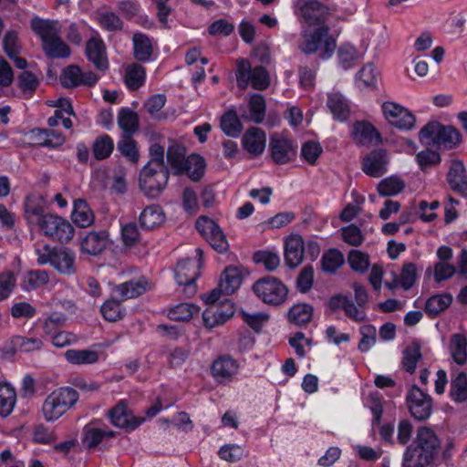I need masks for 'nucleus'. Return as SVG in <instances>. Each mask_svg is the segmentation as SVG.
Listing matches in <instances>:
<instances>
[{
  "label": "nucleus",
  "mask_w": 467,
  "mask_h": 467,
  "mask_svg": "<svg viewBox=\"0 0 467 467\" xmlns=\"http://www.w3.org/2000/svg\"><path fill=\"white\" fill-rule=\"evenodd\" d=\"M294 13L301 23L308 26H322L321 29H328V26H335L334 13L318 0H296L294 4Z\"/></svg>",
  "instance_id": "f257e3e1"
},
{
  "label": "nucleus",
  "mask_w": 467,
  "mask_h": 467,
  "mask_svg": "<svg viewBox=\"0 0 467 467\" xmlns=\"http://www.w3.org/2000/svg\"><path fill=\"white\" fill-rule=\"evenodd\" d=\"M78 392L69 387L59 388L47 396L42 405V414L47 421H55L74 407Z\"/></svg>",
  "instance_id": "f03ea898"
},
{
  "label": "nucleus",
  "mask_w": 467,
  "mask_h": 467,
  "mask_svg": "<svg viewBox=\"0 0 467 467\" xmlns=\"http://www.w3.org/2000/svg\"><path fill=\"white\" fill-rule=\"evenodd\" d=\"M421 143L428 146H438L452 149L461 142V133L451 126H443L437 121H431L419 132Z\"/></svg>",
  "instance_id": "7ed1b4c3"
},
{
  "label": "nucleus",
  "mask_w": 467,
  "mask_h": 467,
  "mask_svg": "<svg viewBox=\"0 0 467 467\" xmlns=\"http://www.w3.org/2000/svg\"><path fill=\"white\" fill-rule=\"evenodd\" d=\"M235 78L241 89H245L249 84L257 90H265L270 86V76L266 68L263 66L252 67L245 58L236 60Z\"/></svg>",
  "instance_id": "20e7f679"
},
{
  "label": "nucleus",
  "mask_w": 467,
  "mask_h": 467,
  "mask_svg": "<svg viewBox=\"0 0 467 467\" xmlns=\"http://www.w3.org/2000/svg\"><path fill=\"white\" fill-rule=\"evenodd\" d=\"M253 291L265 304L280 306L287 298L288 288L278 278L265 276L253 285Z\"/></svg>",
  "instance_id": "39448f33"
},
{
  "label": "nucleus",
  "mask_w": 467,
  "mask_h": 467,
  "mask_svg": "<svg viewBox=\"0 0 467 467\" xmlns=\"http://www.w3.org/2000/svg\"><path fill=\"white\" fill-rule=\"evenodd\" d=\"M195 252L200 256L199 262L189 258L183 259L177 264L174 270L177 284L184 286L183 292L187 297H192L197 291L195 281L200 275L202 251L197 248Z\"/></svg>",
  "instance_id": "423d86ee"
},
{
  "label": "nucleus",
  "mask_w": 467,
  "mask_h": 467,
  "mask_svg": "<svg viewBox=\"0 0 467 467\" xmlns=\"http://www.w3.org/2000/svg\"><path fill=\"white\" fill-rule=\"evenodd\" d=\"M37 227L45 236L60 243H68L75 232L67 220L52 213L47 214Z\"/></svg>",
  "instance_id": "0eeeda50"
},
{
  "label": "nucleus",
  "mask_w": 467,
  "mask_h": 467,
  "mask_svg": "<svg viewBox=\"0 0 467 467\" xmlns=\"http://www.w3.org/2000/svg\"><path fill=\"white\" fill-rule=\"evenodd\" d=\"M337 47L334 36L328 35V31H312L305 34L300 44V48L306 54L320 51L322 58L329 57Z\"/></svg>",
  "instance_id": "6e6552de"
},
{
  "label": "nucleus",
  "mask_w": 467,
  "mask_h": 467,
  "mask_svg": "<svg viewBox=\"0 0 467 467\" xmlns=\"http://www.w3.org/2000/svg\"><path fill=\"white\" fill-rule=\"evenodd\" d=\"M406 403L411 416L420 421L426 420L432 412L431 397L423 392L417 385H412L406 396Z\"/></svg>",
  "instance_id": "1a4fd4ad"
},
{
  "label": "nucleus",
  "mask_w": 467,
  "mask_h": 467,
  "mask_svg": "<svg viewBox=\"0 0 467 467\" xmlns=\"http://www.w3.org/2000/svg\"><path fill=\"white\" fill-rule=\"evenodd\" d=\"M169 171L143 167L140 172V188L149 197L156 198L168 183Z\"/></svg>",
  "instance_id": "9d476101"
},
{
  "label": "nucleus",
  "mask_w": 467,
  "mask_h": 467,
  "mask_svg": "<svg viewBox=\"0 0 467 467\" xmlns=\"http://www.w3.org/2000/svg\"><path fill=\"white\" fill-rule=\"evenodd\" d=\"M195 226L215 251L221 254L228 251V241L221 227L213 220L201 216L196 221Z\"/></svg>",
  "instance_id": "9b49d317"
},
{
  "label": "nucleus",
  "mask_w": 467,
  "mask_h": 467,
  "mask_svg": "<svg viewBox=\"0 0 467 467\" xmlns=\"http://www.w3.org/2000/svg\"><path fill=\"white\" fill-rule=\"evenodd\" d=\"M269 151L272 161L277 165L286 164L296 156V147L292 140L276 133L270 138Z\"/></svg>",
  "instance_id": "f8f14e48"
},
{
  "label": "nucleus",
  "mask_w": 467,
  "mask_h": 467,
  "mask_svg": "<svg viewBox=\"0 0 467 467\" xmlns=\"http://www.w3.org/2000/svg\"><path fill=\"white\" fill-rule=\"evenodd\" d=\"M382 110L386 119L399 129L410 130L415 123L414 115L399 104L385 102Z\"/></svg>",
  "instance_id": "ddd939ff"
},
{
  "label": "nucleus",
  "mask_w": 467,
  "mask_h": 467,
  "mask_svg": "<svg viewBox=\"0 0 467 467\" xmlns=\"http://www.w3.org/2000/svg\"><path fill=\"white\" fill-rule=\"evenodd\" d=\"M389 161V158L386 150H373L363 158L362 171L370 177H381L387 171Z\"/></svg>",
  "instance_id": "4468645a"
},
{
  "label": "nucleus",
  "mask_w": 467,
  "mask_h": 467,
  "mask_svg": "<svg viewBox=\"0 0 467 467\" xmlns=\"http://www.w3.org/2000/svg\"><path fill=\"white\" fill-rule=\"evenodd\" d=\"M108 414L112 425L128 431L135 430L145 420L143 417L133 416L123 401L109 410Z\"/></svg>",
  "instance_id": "2eb2a0df"
},
{
  "label": "nucleus",
  "mask_w": 467,
  "mask_h": 467,
  "mask_svg": "<svg viewBox=\"0 0 467 467\" xmlns=\"http://www.w3.org/2000/svg\"><path fill=\"white\" fill-rule=\"evenodd\" d=\"M351 137L358 146H369L382 141L380 133L367 120L356 121L353 124Z\"/></svg>",
  "instance_id": "dca6fc26"
},
{
  "label": "nucleus",
  "mask_w": 467,
  "mask_h": 467,
  "mask_svg": "<svg viewBox=\"0 0 467 467\" xmlns=\"http://www.w3.org/2000/svg\"><path fill=\"white\" fill-rule=\"evenodd\" d=\"M46 55L51 58L67 57L69 47L56 35V31H37Z\"/></svg>",
  "instance_id": "f3484780"
},
{
  "label": "nucleus",
  "mask_w": 467,
  "mask_h": 467,
  "mask_svg": "<svg viewBox=\"0 0 467 467\" xmlns=\"http://www.w3.org/2000/svg\"><path fill=\"white\" fill-rule=\"evenodd\" d=\"M234 314V304L230 300L222 302L221 305L211 306L202 313L204 325L213 327L223 324Z\"/></svg>",
  "instance_id": "a211bd4d"
},
{
  "label": "nucleus",
  "mask_w": 467,
  "mask_h": 467,
  "mask_svg": "<svg viewBox=\"0 0 467 467\" xmlns=\"http://www.w3.org/2000/svg\"><path fill=\"white\" fill-rule=\"evenodd\" d=\"M446 181L453 192L462 196H467V171L462 161H451Z\"/></svg>",
  "instance_id": "6ab92c4d"
},
{
  "label": "nucleus",
  "mask_w": 467,
  "mask_h": 467,
  "mask_svg": "<svg viewBox=\"0 0 467 467\" xmlns=\"http://www.w3.org/2000/svg\"><path fill=\"white\" fill-rule=\"evenodd\" d=\"M86 56L97 70L105 72L109 68V59L103 41L98 37H91L86 45Z\"/></svg>",
  "instance_id": "aec40b11"
},
{
  "label": "nucleus",
  "mask_w": 467,
  "mask_h": 467,
  "mask_svg": "<svg viewBox=\"0 0 467 467\" xmlns=\"http://www.w3.org/2000/svg\"><path fill=\"white\" fill-rule=\"evenodd\" d=\"M239 365L231 356L219 357L213 362L211 372L213 377L220 383L232 380L237 373Z\"/></svg>",
  "instance_id": "412c9836"
},
{
  "label": "nucleus",
  "mask_w": 467,
  "mask_h": 467,
  "mask_svg": "<svg viewBox=\"0 0 467 467\" xmlns=\"http://www.w3.org/2000/svg\"><path fill=\"white\" fill-rule=\"evenodd\" d=\"M305 242L302 236L291 234L285 244V263L291 268H296L304 259Z\"/></svg>",
  "instance_id": "4be33fe9"
},
{
  "label": "nucleus",
  "mask_w": 467,
  "mask_h": 467,
  "mask_svg": "<svg viewBox=\"0 0 467 467\" xmlns=\"http://www.w3.org/2000/svg\"><path fill=\"white\" fill-rule=\"evenodd\" d=\"M419 449H422L435 458L441 450V441L435 431L427 426L419 427L416 431V437L412 441Z\"/></svg>",
  "instance_id": "5701e85b"
},
{
  "label": "nucleus",
  "mask_w": 467,
  "mask_h": 467,
  "mask_svg": "<svg viewBox=\"0 0 467 467\" xmlns=\"http://www.w3.org/2000/svg\"><path fill=\"white\" fill-rule=\"evenodd\" d=\"M52 266L61 275H74L77 272L75 253L67 247H55Z\"/></svg>",
  "instance_id": "b1692460"
},
{
  "label": "nucleus",
  "mask_w": 467,
  "mask_h": 467,
  "mask_svg": "<svg viewBox=\"0 0 467 467\" xmlns=\"http://www.w3.org/2000/svg\"><path fill=\"white\" fill-rule=\"evenodd\" d=\"M328 306L332 311L339 309L344 310L345 315L356 322H362L367 317L363 308L356 306L352 300L343 295L332 296L328 302Z\"/></svg>",
  "instance_id": "393cba45"
},
{
  "label": "nucleus",
  "mask_w": 467,
  "mask_h": 467,
  "mask_svg": "<svg viewBox=\"0 0 467 467\" xmlns=\"http://www.w3.org/2000/svg\"><path fill=\"white\" fill-rule=\"evenodd\" d=\"M109 234L106 231H92L80 243V251L88 255H98L106 248Z\"/></svg>",
  "instance_id": "a878e982"
},
{
  "label": "nucleus",
  "mask_w": 467,
  "mask_h": 467,
  "mask_svg": "<svg viewBox=\"0 0 467 467\" xmlns=\"http://www.w3.org/2000/svg\"><path fill=\"white\" fill-rule=\"evenodd\" d=\"M435 459L431 453L422 451L411 443L404 451L402 467H427L431 465Z\"/></svg>",
  "instance_id": "bb28decb"
},
{
  "label": "nucleus",
  "mask_w": 467,
  "mask_h": 467,
  "mask_svg": "<svg viewBox=\"0 0 467 467\" xmlns=\"http://www.w3.org/2000/svg\"><path fill=\"white\" fill-rule=\"evenodd\" d=\"M44 199L38 195H28L25 200L24 213L28 223L38 226L47 213L44 209Z\"/></svg>",
  "instance_id": "cd10ccee"
},
{
  "label": "nucleus",
  "mask_w": 467,
  "mask_h": 467,
  "mask_svg": "<svg viewBox=\"0 0 467 467\" xmlns=\"http://www.w3.org/2000/svg\"><path fill=\"white\" fill-rule=\"evenodd\" d=\"M265 133L258 128L249 129L243 137V146L250 154L260 155L265 147Z\"/></svg>",
  "instance_id": "c85d7f7f"
},
{
  "label": "nucleus",
  "mask_w": 467,
  "mask_h": 467,
  "mask_svg": "<svg viewBox=\"0 0 467 467\" xmlns=\"http://www.w3.org/2000/svg\"><path fill=\"white\" fill-rule=\"evenodd\" d=\"M140 224L144 230H154L165 221V213L158 204L147 206L140 215Z\"/></svg>",
  "instance_id": "c756f323"
},
{
  "label": "nucleus",
  "mask_w": 467,
  "mask_h": 467,
  "mask_svg": "<svg viewBox=\"0 0 467 467\" xmlns=\"http://www.w3.org/2000/svg\"><path fill=\"white\" fill-rule=\"evenodd\" d=\"M149 283L144 278L130 280L122 283L115 287L122 300L137 297L144 294L148 289Z\"/></svg>",
  "instance_id": "7c9ffc66"
},
{
  "label": "nucleus",
  "mask_w": 467,
  "mask_h": 467,
  "mask_svg": "<svg viewBox=\"0 0 467 467\" xmlns=\"http://www.w3.org/2000/svg\"><path fill=\"white\" fill-rule=\"evenodd\" d=\"M242 280L241 270L236 266H228L221 275V289H223V294L231 295L239 288Z\"/></svg>",
  "instance_id": "2f4dec72"
},
{
  "label": "nucleus",
  "mask_w": 467,
  "mask_h": 467,
  "mask_svg": "<svg viewBox=\"0 0 467 467\" xmlns=\"http://www.w3.org/2000/svg\"><path fill=\"white\" fill-rule=\"evenodd\" d=\"M66 360L72 365H91L99 359V353L92 349H68L64 354Z\"/></svg>",
  "instance_id": "473e14b6"
},
{
  "label": "nucleus",
  "mask_w": 467,
  "mask_h": 467,
  "mask_svg": "<svg viewBox=\"0 0 467 467\" xmlns=\"http://www.w3.org/2000/svg\"><path fill=\"white\" fill-rule=\"evenodd\" d=\"M167 161L171 169L174 170V174L183 173L187 161L186 148L178 143L171 145L167 150Z\"/></svg>",
  "instance_id": "72a5a7b5"
},
{
  "label": "nucleus",
  "mask_w": 467,
  "mask_h": 467,
  "mask_svg": "<svg viewBox=\"0 0 467 467\" xmlns=\"http://www.w3.org/2000/svg\"><path fill=\"white\" fill-rule=\"evenodd\" d=\"M451 356L458 365L467 362V338L464 335L456 333L451 335L449 344Z\"/></svg>",
  "instance_id": "f704fd0d"
},
{
  "label": "nucleus",
  "mask_w": 467,
  "mask_h": 467,
  "mask_svg": "<svg viewBox=\"0 0 467 467\" xmlns=\"http://www.w3.org/2000/svg\"><path fill=\"white\" fill-rule=\"evenodd\" d=\"M132 40L134 57L138 61L149 60L153 52L152 40L142 33L134 34Z\"/></svg>",
  "instance_id": "c9c22d12"
},
{
  "label": "nucleus",
  "mask_w": 467,
  "mask_h": 467,
  "mask_svg": "<svg viewBox=\"0 0 467 467\" xmlns=\"http://www.w3.org/2000/svg\"><path fill=\"white\" fill-rule=\"evenodd\" d=\"M115 434L116 432L113 431H103L88 424L83 429L82 443L88 449H93L96 448L105 438H113L115 437Z\"/></svg>",
  "instance_id": "e433bc0d"
},
{
  "label": "nucleus",
  "mask_w": 467,
  "mask_h": 467,
  "mask_svg": "<svg viewBox=\"0 0 467 467\" xmlns=\"http://www.w3.org/2000/svg\"><path fill=\"white\" fill-rule=\"evenodd\" d=\"M72 220L82 228L89 226L94 222L93 212L85 200L78 199L74 202Z\"/></svg>",
  "instance_id": "4c0bfd02"
},
{
  "label": "nucleus",
  "mask_w": 467,
  "mask_h": 467,
  "mask_svg": "<svg viewBox=\"0 0 467 467\" xmlns=\"http://www.w3.org/2000/svg\"><path fill=\"white\" fill-rule=\"evenodd\" d=\"M327 107L334 118L337 120H346L350 114L348 100L339 93H333L328 96Z\"/></svg>",
  "instance_id": "58836bf2"
},
{
  "label": "nucleus",
  "mask_w": 467,
  "mask_h": 467,
  "mask_svg": "<svg viewBox=\"0 0 467 467\" xmlns=\"http://www.w3.org/2000/svg\"><path fill=\"white\" fill-rule=\"evenodd\" d=\"M452 296L449 293L431 296L425 304V312L431 317H437L445 311L451 304Z\"/></svg>",
  "instance_id": "ea45409f"
},
{
  "label": "nucleus",
  "mask_w": 467,
  "mask_h": 467,
  "mask_svg": "<svg viewBox=\"0 0 467 467\" xmlns=\"http://www.w3.org/2000/svg\"><path fill=\"white\" fill-rule=\"evenodd\" d=\"M145 76V68L141 65L131 63L125 69V83L130 89L137 90L144 84Z\"/></svg>",
  "instance_id": "a19ab883"
},
{
  "label": "nucleus",
  "mask_w": 467,
  "mask_h": 467,
  "mask_svg": "<svg viewBox=\"0 0 467 467\" xmlns=\"http://www.w3.org/2000/svg\"><path fill=\"white\" fill-rule=\"evenodd\" d=\"M16 401L15 389L7 383H0V416L5 418L11 414Z\"/></svg>",
  "instance_id": "79ce46f5"
},
{
  "label": "nucleus",
  "mask_w": 467,
  "mask_h": 467,
  "mask_svg": "<svg viewBox=\"0 0 467 467\" xmlns=\"http://www.w3.org/2000/svg\"><path fill=\"white\" fill-rule=\"evenodd\" d=\"M118 124L123 135H131L139 129V117L130 109H121L118 115Z\"/></svg>",
  "instance_id": "37998d69"
},
{
  "label": "nucleus",
  "mask_w": 467,
  "mask_h": 467,
  "mask_svg": "<svg viewBox=\"0 0 467 467\" xmlns=\"http://www.w3.org/2000/svg\"><path fill=\"white\" fill-rule=\"evenodd\" d=\"M421 358L420 345L413 341L403 351L402 368L408 373H414L418 361Z\"/></svg>",
  "instance_id": "c03bdc74"
},
{
  "label": "nucleus",
  "mask_w": 467,
  "mask_h": 467,
  "mask_svg": "<svg viewBox=\"0 0 467 467\" xmlns=\"http://www.w3.org/2000/svg\"><path fill=\"white\" fill-rule=\"evenodd\" d=\"M288 319L296 326H304L310 322L313 316V307L307 304H297L288 311Z\"/></svg>",
  "instance_id": "a18cd8bd"
},
{
  "label": "nucleus",
  "mask_w": 467,
  "mask_h": 467,
  "mask_svg": "<svg viewBox=\"0 0 467 467\" xmlns=\"http://www.w3.org/2000/svg\"><path fill=\"white\" fill-rule=\"evenodd\" d=\"M450 396L457 403L467 400V376L464 372L458 373L451 379Z\"/></svg>",
  "instance_id": "49530a36"
},
{
  "label": "nucleus",
  "mask_w": 467,
  "mask_h": 467,
  "mask_svg": "<svg viewBox=\"0 0 467 467\" xmlns=\"http://www.w3.org/2000/svg\"><path fill=\"white\" fill-rule=\"evenodd\" d=\"M118 150L132 164H137L140 159L137 142L131 138V135H123L118 142Z\"/></svg>",
  "instance_id": "de8ad7c7"
},
{
  "label": "nucleus",
  "mask_w": 467,
  "mask_h": 467,
  "mask_svg": "<svg viewBox=\"0 0 467 467\" xmlns=\"http://www.w3.org/2000/svg\"><path fill=\"white\" fill-rule=\"evenodd\" d=\"M205 162L204 159L198 154H192L187 157L185 170L188 176L193 181L198 182L204 174Z\"/></svg>",
  "instance_id": "09e8293b"
},
{
  "label": "nucleus",
  "mask_w": 467,
  "mask_h": 467,
  "mask_svg": "<svg viewBox=\"0 0 467 467\" xmlns=\"http://www.w3.org/2000/svg\"><path fill=\"white\" fill-rule=\"evenodd\" d=\"M343 254L337 249L326 252L321 259V268L328 274L335 273L344 264Z\"/></svg>",
  "instance_id": "8fccbe9b"
},
{
  "label": "nucleus",
  "mask_w": 467,
  "mask_h": 467,
  "mask_svg": "<svg viewBox=\"0 0 467 467\" xmlns=\"http://www.w3.org/2000/svg\"><path fill=\"white\" fill-rule=\"evenodd\" d=\"M221 129L231 137H238L242 131V124L234 110L227 111L221 119Z\"/></svg>",
  "instance_id": "3c124183"
},
{
  "label": "nucleus",
  "mask_w": 467,
  "mask_h": 467,
  "mask_svg": "<svg viewBox=\"0 0 467 467\" xmlns=\"http://www.w3.org/2000/svg\"><path fill=\"white\" fill-rule=\"evenodd\" d=\"M405 188L404 182L395 176H390L382 180L378 184V192L381 196L396 195L403 191Z\"/></svg>",
  "instance_id": "603ef678"
},
{
  "label": "nucleus",
  "mask_w": 467,
  "mask_h": 467,
  "mask_svg": "<svg viewBox=\"0 0 467 467\" xmlns=\"http://www.w3.org/2000/svg\"><path fill=\"white\" fill-rule=\"evenodd\" d=\"M114 149L112 139L105 134L96 139L92 146L95 159L101 161L107 159Z\"/></svg>",
  "instance_id": "864d4df0"
},
{
  "label": "nucleus",
  "mask_w": 467,
  "mask_h": 467,
  "mask_svg": "<svg viewBox=\"0 0 467 467\" xmlns=\"http://www.w3.org/2000/svg\"><path fill=\"white\" fill-rule=\"evenodd\" d=\"M17 85L24 95L31 97L39 86V79L31 71L25 70L18 75Z\"/></svg>",
  "instance_id": "5fc2aeb1"
},
{
  "label": "nucleus",
  "mask_w": 467,
  "mask_h": 467,
  "mask_svg": "<svg viewBox=\"0 0 467 467\" xmlns=\"http://www.w3.org/2000/svg\"><path fill=\"white\" fill-rule=\"evenodd\" d=\"M199 307L193 304H179L169 311V317L174 321H189L192 316L198 313Z\"/></svg>",
  "instance_id": "6e6d98bb"
},
{
  "label": "nucleus",
  "mask_w": 467,
  "mask_h": 467,
  "mask_svg": "<svg viewBox=\"0 0 467 467\" xmlns=\"http://www.w3.org/2000/svg\"><path fill=\"white\" fill-rule=\"evenodd\" d=\"M150 160L147 164L144 166L145 168H155L157 170L168 171L167 166L164 162V147L159 143H153L150 145Z\"/></svg>",
  "instance_id": "4d7b16f0"
},
{
  "label": "nucleus",
  "mask_w": 467,
  "mask_h": 467,
  "mask_svg": "<svg viewBox=\"0 0 467 467\" xmlns=\"http://www.w3.org/2000/svg\"><path fill=\"white\" fill-rule=\"evenodd\" d=\"M338 62L344 69L353 67L359 58V55L353 46L348 44L339 47L337 52Z\"/></svg>",
  "instance_id": "13d9d810"
},
{
  "label": "nucleus",
  "mask_w": 467,
  "mask_h": 467,
  "mask_svg": "<svg viewBox=\"0 0 467 467\" xmlns=\"http://www.w3.org/2000/svg\"><path fill=\"white\" fill-rule=\"evenodd\" d=\"M94 19L98 24L107 29H120L122 21L113 12L98 10L94 13Z\"/></svg>",
  "instance_id": "bf43d9fd"
},
{
  "label": "nucleus",
  "mask_w": 467,
  "mask_h": 467,
  "mask_svg": "<svg viewBox=\"0 0 467 467\" xmlns=\"http://www.w3.org/2000/svg\"><path fill=\"white\" fill-rule=\"evenodd\" d=\"M103 317L109 322L120 320L124 312L119 301L116 299L107 300L100 307Z\"/></svg>",
  "instance_id": "052dcab7"
},
{
  "label": "nucleus",
  "mask_w": 467,
  "mask_h": 467,
  "mask_svg": "<svg viewBox=\"0 0 467 467\" xmlns=\"http://www.w3.org/2000/svg\"><path fill=\"white\" fill-rule=\"evenodd\" d=\"M81 68L77 65H70L63 70L60 82L65 88H76L81 85Z\"/></svg>",
  "instance_id": "680f3d73"
},
{
  "label": "nucleus",
  "mask_w": 467,
  "mask_h": 467,
  "mask_svg": "<svg viewBox=\"0 0 467 467\" xmlns=\"http://www.w3.org/2000/svg\"><path fill=\"white\" fill-rule=\"evenodd\" d=\"M249 119L255 123H261L265 113V101L264 97L260 94L253 95L249 101Z\"/></svg>",
  "instance_id": "e2e57ef3"
},
{
  "label": "nucleus",
  "mask_w": 467,
  "mask_h": 467,
  "mask_svg": "<svg viewBox=\"0 0 467 467\" xmlns=\"http://www.w3.org/2000/svg\"><path fill=\"white\" fill-rule=\"evenodd\" d=\"M348 262L355 272L365 273L369 267V256L359 250H351L348 255Z\"/></svg>",
  "instance_id": "0e129e2a"
},
{
  "label": "nucleus",
  "mask_w": 467,
  "mask_h": 467,
  "mask_svg": "<svg viewBox=\"0 0 467 467\" xmlns=\"http://www.w3.org/2000/svg\"><path fill=\"white\" fill-rule=\"evenodd\" d=\"M165 96L157 94L147 99V101L144 103V109L152 119H161L165 118V116L161 112V109L165 105Z\"/></svg>",
  "instance_id": "69168bd1"
},
{
  "label": "nucleus",
  "mask_w": 467,
  "mask_h": 467,
  "mask_svg": "<svg viewBox=\"0 0 467 467\" xmlns=\"http://www.w3.org/2000/svg\"><path fill=\"white\" fill-rule=\"evenodd\" d=\"M254 260L259 264L262 263L265 269L273 272L277 269L280 265V257L277 254L270 251H258L254 254Z\"/></svg>",
  "instance_id": "338daca9"
},
{
  "label": "nucleus",
  "mask_w": 467,
  "mask_h": 467,
  "mask_svg": "<svg viewBox=\"0 0 467 467\" xmlns=\"http://www.w3.org/2000/svg\"><path fill=\"white\" fill-rule=\"evenodd\" d=\"M417 267L413 263L404 264L400 275V285L404 290L410 289L417 279Z\"/></svg>",
  "instance_id": "774afa93"
}]
</instances>
